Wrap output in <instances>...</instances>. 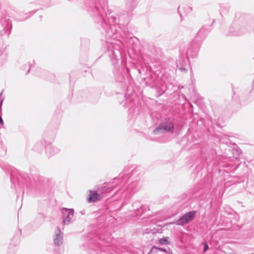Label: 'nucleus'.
<instances>
[{
    "mask_svg": "<svg viewBox=\"0 0 254 254\" xmlns=\"http://www.w3.org/2000/svg\"><path fill=\"white\" fill-rule=\"evenodd\" d=\"M207 33L208 31H206V28L204 27L201 28L198 32L196 36L192 41L191 45L186 51L187 58L184 59L180 58L177 61V66L179 69L182 71L186 70L184 66L187 64L189 58L190 57L193 58L197 56L201 42Z\"/></svg>",
    "mask_w": 254,
    "mask_h": 254,
    "instance_id": "nucleus-1",
    "label": "nucleus"
},
{
    "mask_svg": "<svg viewBox=\"0 0 254 254\" xmlns=\"http://www.w3.org/2000/svg\"><path fill=\"white\" fill-rule=\"evenodd\" d=\"M195 214V211H190L185 214L176 222L173 223L178 225H183L192 220Z\"/></svg>",
    "mask_w": 254,
    "mask_h": 254,
    "instance_id": "nucleus-2",
    "label": "nucleus"
},
{
    "mask_svg": "<svg viewBox=\"0 0 254 254\" xmlns=\"http://www.w3.org/2000/svg\"><path fill=\"white\" fill-rule=\"evenodd\" d=\"M62 213L63 214V224L64 225L69 224L73 216V210L64 208L62 209Z\"/></svg>",
    "mask_w": 254,
    "mask_h": 254,
    "instance_id": "nucleus-3",
    "label": "nucleus"
},
{
    "mask_svg": "<svg viewBox=\"0 0 254 254\" xmlns=\"http://www.w3.org/2000/svg\"><path fill=\"white\" fill-rule=\"evenodd\" d=\"M121 41H117L115 43H107V51L111 52L114 55H116L115 51H118L119 53H121Z\"/></svg>",
    "mask_w": 254,
    "mask_h": 254,
    "instance_id": "nucleus-4",
    "label": "nucleus"
},
{
    "mask_svg": "<svg viewBox=\"0 0 254 254\" xmlns=\"http://www.w3.org/2000/svg\"><path fill=\"white\" fill-rule=\"evenodd\" d=\"M63 234L59 228H57L55 232L54 243L55 245L60 246L63 243Z\"/></svg>",
    "mask_w": 254,
    "mask_h": 254,
    "instance_id": "nucleus-5",
    "label": "nucleus"
},
{
    "mask_svg": "<svg viewBox=\"0 0 254 254\" xmlns=\"http://www.w3.org/2000/svg\"><path fill=\"white\" fill-rule=\"evenodd\" d=\"M102 196L96 191L90 190L89 197L88 198V201L89 202H95L100 200Z\"/></svg>",
    "mask_w": 254,
    "mask_h": 254,
    "instance_id": "nucleus-6",
    "label": "nucleus"
},
{
    "mask_svg": "<svg viewBox=\"0 0 254 254\" xmlns=\"http://www.w3.org/2000/svg\"><path fill=\"white\" fill-rule=\"evenodd\" d=\"M46 152L48 155L51 156L58 153L59 149L55 146L49 145L46 147Z\"/></svg>",
    "mask_w": 254,
    "mask_h": 254,
    "instance_id": "nucleus-7",
    "label": "nucleus"
},
{
    "mask_svg": "<svg viewBox=\"0 0 254 254\" xmlns=\"http://www.w3.org/2000/svg\"><path fill=\"white\" fill-rule=\"evenodd\" d=\"M174 128H156L153 130L155 134H162L167 131L172 132Z\"/></svg>",
    "mask_w": 254,
    "mask_h": 254,
    "instance_id": "nucleus-8",
    "label": "nucleus"
},
{
    "mask_svg": "<svg viewBox=\"0 0 254 254\" xmlns=\"http://www.w3.org/2000/svg\"><path fill=\"white\" fill-rule=\"evenodd\" d=\"M4 22L3 24V26L4 27L3 31L1 33V35H3L4 33H6L8 29L11 28V25L10 22L7 21L6 20H3L1 21V22Z\"/></svg>",
    "mask_w": 254,
    "mask_h": 254,
    "instance_id": "nucleus-9",
    "label": "nucleus"
},
{
    "mask_svg": "<svg viewBox=\"0 0 254 254\" xmlns=\"http://www.w3.org/2000/svg\"><path fill=\"white\" fill-rule=\"evenodd\" d=\"M159 244L161 245H166L169 243L168 238L165 237L162 239H160L159 240Z\"/></svg>",
    "mask_w": 254,
    "mask_h": 254,
    "instance_id": "nucleus-10",
    "label": "nucleus"
},
{
    "mask_svg": "<svg viewBox=\"0 0 254 254\" xmlns=\"http://www.w3.org/2000/svg\"><path fill=\"white\" fill-rule=\"evenodd\" d=\"M158 127H174V125L171 124V123H170L169 124H167V125H163V124H161V125H160Z\"/></svg>",
    "mask_w": 254,
    "mask_h": 254,
    "instance_id": "nucleus-11",
    "label": "nucleus"
},
{
    "mask_svg": "<svg viewBox=\"0 0 254 254\" xmlns=\"http://www.w3.org/2000/svg\"><path fill=\"white\" fill-rule=\"evenodd\" d=\"M208 246L207 244H205L204 246V252L206 251L208 249Z\"/></svg>",
    "mask_w": 254,
    "mask_h": 254,
    "instance_id": "nucleus-12",
    "label": "nucleus"
},
{
    "mask_svg": "<svg viewBox=\"0 0 254 254\" xmlns=\"http://www.w3.org/2000/svg\"><path fill=\"white\" fill-rule=\"evenodd\" d=\"M203 121L202 120H200L197 122V124L198 126H200L201 125H202Z\"/></svg>",
    "mask_w": 254,
    "mask_h": 254,
    "instance_id": "nucleus-13",
    "label": "nucleus"
},
{
    "mask_svg": "<svg viewBox=\"0 0 254 254\" xmlns=\"http://www.w3.org/2000/svg\"><path fill=\"white\" fill-rule=\"evenodd\" d=\"M2 52L1 51H0V55L1 54Z\"/></svg>",
    "mask_w": 254,
    "mask_h": 254,
    "instance_id": "nucleus-14",
    "label": "nucleus"
}]
</instances>
